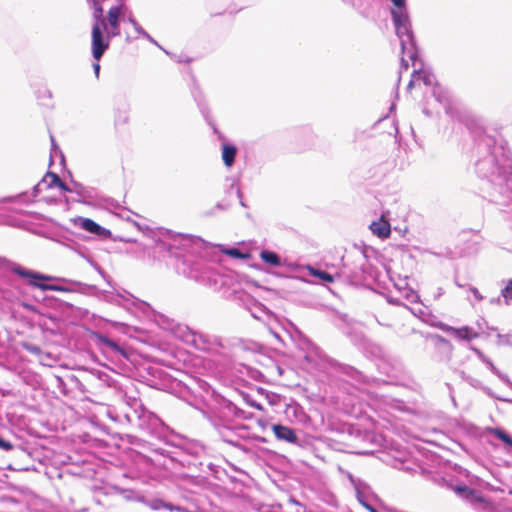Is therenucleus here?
<instances>
[{
  "label": "nucleus",
  "instance_id": "nucleus-1",
  "mask_svg": "<svg viewBox=\"0 0 512 512\" xmlns=\"http://www.w3.org/2000/svg\"><path fill=\"white\" fill-rule=\"evenodd\" d=\"M395 29V34L400 40L401 54L400 64H409L406 57L411 60V64H424L420 57V48L418 47L415 34L412 29V22L409 11H395L390 14Z\"/></svg>",
  "mask_w": 512,
  "mask_h": 512
},
{
  "label": "nucleus",
  "instance_id": "nucleus-2",
  "mask_svg": "<svg viewBox=\"0 0 512 512\" xmlns=\"http://www.w3.org/2000/svg\"><path fill=\"white\" fill-rule=\"evenodd\" d=\"M90 7L93 9V25L91 32V50L92 56L95 61L99 62L103 54L107 50L106 40L102 36L101 30H103L105 24V16L103 9V2L106 0H87Z\"/></svg>",
  "mask_w": 512,
  "mask_h": 512
},
{
  "label": "nucleus",
  "instance_id": "nucleus-3",
  "mask_svg": "<svg viewBox=\"0 0 512 512\" xmlns=\"http://www.w3.org/2000/svg\"><path fill=\"white\" fill-rule=\"evenodd\" d=\"M157 245L164 250H185L193 242V236L188 234L175 233L170 230H160L155 239Z\"/></svg>",
  "mask_w": 512,
  "mask_h": 512
},
{
  "label": "nucleus",
  "instance_id": "nucleus-4",
  "mask_svg": "<svg viewBox=\"0 0 512 512\" xmlns=\"http://www.w3.org/2000/svg\"><path fill=\"white\" fill-rule=\"evenodd\" d=\"M120 6H112L105 17V24L103 27L102 36L106 39L107 49L109 48L110 40L120 35L121 21H125V16L120 13Z\"/></svg>",
  "mask_w": 512,
  "mask_h": 512
},
{
  "label": "nucleus",
  "instance_id": "nucleus-5",
  "mask_svg": "<svg viewBox=\"0 0 512 512\" xmlns=\"http://www.w3.org/2000/svg\"><path fill=\"white\" fill-rule=\"evenodd\" d=\"M433 95L436 100L444 107L445 112L452 119H457L459 121L464 120L463 111L459 105V103L455 102L448 91L443 87L436 85L433 88Z\"/></svg>",
  "mask_w": 512,
  "mask_h": 512
},
{
  "label": "nucleus",
  "instance_id": "nucleus-6",
  "mask_svg": "<svg viewBox=\"0 0 512 512\" xmlns=\"http://www.w3.org/2000/svg\"><path fill=\"white\" fill-rule=\"evenodd\" d=\"M421 82L425 85H433L435 83V76L426 66H421L420 69L413 71L408 87L419 85Z\"/></svg>",
  "mask_w": 512,
  "mask_h": 512
},
{
  "label": "nucleus",
  "instance_id": "nucleus-7",
  "mask_svg": "<svg viewBox=\"0 0 512 512\" xmlns=\"http://www.w3.org/2000/svg\"><path fill=\"white\" fill-rule=\"evenodd\" d=\"M272 430L274 432L275 437L280 440L284 441L290 444H297L298 443V436L295 433L293 429L290 427L281 425V424H274L272 426Z\"/></svg>",
  "mask_w": 512,
  "mask_h": 512
},
{
  "label": "nucleus",
  "instance_id": "nucleus-8",
  "mask_svg": "<svg viewBox=\"0 0 512 512\" xmlns=\"http://www.w3.org/2000/svg\"><path fill=\"white\" fill-rule=\"evenodd\" d=\"M145 39H147L149 42L157 45L160 49H162L167 55L170 56V59L177 63V64H191L192 62L194 61H197L198 59L197 58H194V57H190L188 56L187 54L181 52L180 54H176V53H170L168 52L167 50L163 49L158 43L157 41L148 33V37H144Z\"/></svg>",
  "mask_w": 512,
  "mask_h": 512
},
{
  "label": "nucleus",
  "instance_id": "nucleus-9",
  "mask_svg": "<svg viewBox=\"0 0 512 512\" xmlns=\"http://www.w3.org/2000/svg\"><path fill=\"white\" fill-rule=\"evenodd\" d=\"M96 339H97V343L103 347V348H106L116 354H120V355H123V356H126L125 354V351L123 348H121L115 341H113L112 339L108 338L107 336L105 335H102V334H96L95 335Z\"/></svg>",
  "mask_w": 512,
  "mask_h": 512
},
{
  "label": "nucleus",
  "instance_id": "nucleus-10",
  "mask_svg": "<svg viewBox=\"0 0 512 512\" xmlns=\"http://www.w3.org/2000/svg\"><path fill=\"white\" fill-rule=\"evenodd\" d=\"M454 491L463 497L464 499H467L468 501L472 503L476 502H482L483 497L481 494L475 490L469 489L467 486H456L454 488Z\"/></svg>",
  "mask_w": 512,
  "mask_h": 512
},
{
  "label": "nucleus",
  "instance_id": "nucleus-11",
  "mask_svg": "<svg viewBox=\"0 0 512 512\" xmlns=\"http://www.w3.org/2000/svg\"><path fill=\"white\" fill-rule=\"evenodd\" d=\"M370 229L374 235H377L380 238L389 237L391 232L390 224L383 219L372 222Z\"/></svg>",
  "mask_w": 512,
  "mask_h": 512
},
{
  "label": "nucleus",
  "instance_id": "nucleus-12",
  "mask_svg": "<svg viewBox=\"0 0 512 512\" xmlns=\"http://www.w3.org/2000/svg\"><path fill=\"white\" fill-rule=\"evenodd\" d=\"M449 331L461 340H471L478 336L476 332L473 331V329L469 327H462V328H450Z\"/></svg>",
  "mask_w": 512,
  "mask_h": 512
},
{
  "label": "nucleus",
  "instance_id": "nucleus-13",
  "mask_svg": "<svg viewBox=\"0 0 512 512\" xmlns=\"http://www.w3.org/2000/svg\"><path fill=\"white\" fill-rule=\"evenodd\" d=\"M236 148L232 145H224L222 149V159L227 167H231L234 163Z\"/></svg>",
  "mask_w": 512,
  "mask_h": 512
},
{
  "label": "nucleus",
  "instance_id": "nucleus-14",
  "mask_svg": "<svg viewBox=\"0 0 512 512\" xmlns=\"http://www.w3.org/2000/svg\"><path fill=\"white\" fill-rule=\"evenodd\" d=\"M260 258L267 264L273 267H279L281 266V259L280 257L272 251L263 250L260 253Z\"/></svg>",
  "mask_w": 512,
  "mask_h": 512
},
{
  "label": "nucleus",
  "instance_id": "nucleus-15",
  "mask_svg": "<svg viewBox=\"0 0 512 512\" xmlns=\"http://www.w3.org/2000/svg\"><path fill=\"white\" fill-rule=\"evenodd\" d=\"M488 433L495 436L497 439L505 443L509 448H512V437L508 435L504 430L499 428H489Z\"/></svg>",
  "mask_w": 512,
  "mask_h": 512
},
{
  "label": "nucleus",
  "instance_id": "nucleus-16",
  "mask_svg": "<svg viewBox=\"0 0 512 512\" xmlns=\"http://www.w3.org/2000/svg\"><path fill=\"white\" fill-rule=\"evenodd\" d=\"M80 226L84 230L93 233V234H100L102 227L99 226L96 222H94L91 219L88 218H80Z\"/></svg>",
  "mask_w": 512,
  "mask_h": 512
},
{
  "label": "nucleus",
  "instance_id": "nucleus-17",
  "mask_svg": "<svg viewBox=\"0 0 512 512\" xmlns=\"http://www.w3.org/2000/svg\"><path fill=\"white\" fill-rule=\"evenodd\" d=\"M475 352L477 353L478 357H479V358H480V359H481V360H482V361L487 365V367L491 370V372H492V373H494L495 375H497V376H498L499 378H501L502 380H504V381H508L507 376L502 375V374L500 373V371H499V370L494 366V364L491 362V360H489L487 357H485V355H484L481 351H479V350L475 349Z\"/></svg>",
  "mask_w": 512,
  "mask_h": 512
},
{
  "label": "nucleus",
  "instance_id": "nucleus-18",
  "mask_svg": "<svg viewBox=\"0 0 512 512\" xmlns=\"http://www.w3.org/2000/svg\"><path fill=\"white\" fill-rule=\"evenodd\" d=\"M15 272L22 277H28V278H32L34 280H49V279H51L49 276H45V275L38 274V273H35L32 271H28V270H25L20 267L15 269Z\"/></svg>",
  "mask_w": 512,
  "mask_h": 512
},
{
  "label": "nucleus",
  "instance_id": "nucleus-19",
  "mask_svg": "<svg viewBox=\"0 0 512 512\" xmlns=\"http://www.w3.org/2000/svg\"><path fill=\"white\" fill-rule=\"evenodd\" d=\"M309 270H310L311 275L319 278L320 280L327 282V283L333 282V276L330 275L329 273H327L325 271L317 270L314 268H310Z\"/></svg>",
  "mask_w": 512,
  "mask_h": 512
},
{
  "label": "nucleus",
  "instance_id": "nucleus-20",
  "mask_svg": "<svg viewBox=\"0 0 512 512\" xmlns=\"http://www.w3.org/2000/svg\"><path fill=\"white\" fill-rule=\"evenodd\" d=\"M501 296L507 305H512V279L508 281L507 285L502 289Z\"/></svg>",
  "mask_w": 512,
  "mask_h": 512
},
{
  "label": "nucleus",
  "instance_id": "nucleus-21",
  "mask_svg": "<svg viewBox=\"0 0 512 512\" xmlns=\"http://www.w3.org/2000/svg\"><path fill=\"white\" fill-rule=\"evenodd\" d=\"M392 3V7L390 8V14L397 11H406L408 10L407 0H390Z\"/></svg>",
  "mask_w": 512,
  "mask_h": 512
},
{
  "label": "nucleus",
  "instance_id": "nucleus-22",
  "mask_svg": "<svg viewBox=\"0 0 512 512\" xmlns=\"http://www.w3.org/2000/svg\"><path fill=\"white\" fill-rule=\"evenodd\" d=\"M222 252L225 253L226 255H229L231 257L238 258V259H244V258L248 257V255L242 253L239 249H236V248L225 249V250H222Z\"/></svg>",
  "mask_w": 512,
  "mask_h": 512
},
{
  "label": "nucleus",
  "instance_id": "nucleus-23",
  "mask_svg": "<svg viewBox=\"0 0 512 512\" xmlns=\"http://www.w3.org/2000/svg\"><path fill=\"white\" fill-rule=\"evenodd\" d=\"M34 286L42 289V290H51V291H65V289L61 286L56 285H48L42 283L31 282Z\"/></svg>",
  "mask_w": 512,
  "mask_h": 512
},
{
  "label": "nucleus",
  "instance_id": "nucleus-24",
  "mask_svg": "<svg viewBox=\"0 0 512 512\" xmlns=\"http://www.w3.org/2000/svg\"><path fill=\"white\" fill-rule=\"evenodd\" d=\"M165 506V502L160 500V499H156V500H153L151 503H150V507L153 509V510H159L161 508H164Z\"/></svg>",
  "mask_w": 512,
  "mask_h": 512
},
{
  "label": "nucleus",
  "instance_id": "nucleus-25",
  "mask_svg": "<svg viewBox=\"0 0 512 512\" xmlns=\"http://www.w3.org/2000/svg\"><path fill=\"white\" fill-rule=\"evenodd\" d=\"M0 448L4 451H10L13 449V445L0 437Z\"/></svg>",
  "mask_w": 512,
  "mask_h": 512
},
{
  "label": "nucleus",
  "instance_id": "nucleus-26",
  "mask_svg": "<svg viewBox=\"0 0 512 512\" xmlns=\"http://www.w3.org/2000/svg\"><path fill=\"white\" fill-rule=\"evenodd\" d=\"M118 4L116 6H120V13L122 16H125L127 12H129V8L127 7L125 0H117Z\"/></svg>",
  "mask_w": 512,
  "mask_h": 512
},
{
  "label": "nucleus",
  "instance_id": "nucleus-27",
  "mask_svg": "<svg viewBox=\"0 0 512 512\" xmlns=\"http://www.w3.org/2000/svg\"><path fill=\"white\" fill-rule=\"evenodd\" d=\"M134 30L139 36L148 37V32L140 24Z\"/></svg>",
  "mask_w": 512,
  "mask_h": 512
},
{
  "label": "nucleus",
  "instance_id": "nucleus-28",
  "mask_svg": "<svg viewBox=\"0 0 512 512\" xmlns=\"http://www.w3.org/2000/svg\"><path fill=\"white\" fill-rule=\"evenodd\" d=\"M47 177H50L52 182H51V185H56L59 181H61V179L59 178V176L55 173H52V172H48L47 173Z\"/></svg>",
  "mask_w": 512,
  "mask_h": 512
},
{
  "label": "nucleus",
  "instance_id": "nucleus-29",
  "mask_svg": "<svg viewBox=\"0 0 512 512\" xmlns=\"http://www.w3.org/2000/svg\"><path fill=\"white\" fill-rule=\"evenodd\" d=\"M60 189L64 190V191H67V192H72L73 190L71 188H69L65 183H63L62 181H59L57 184H56Z\"/></svg>",
  "mask_w": 512,
  "mask_h": 512
},
{
  "label": "nucleus",
  "instance_id": "nucleus-30",
  "mask_svg": "<svg viewBox=\"0 0 512 512\" xmlns=\"http://www.w3.org/2000/svg\"><path fill=\"white\" fill-rule=\"evenodd\" d=\"M125 20L127 22H129L130 24H132L133 22L136 21L135 17L133 16V14L130 11L126 13Z\"/></svg>",
  "mask_w": 512,
  "mask_h": 512
},
{
  "label": "nucleus",
  "instance_id": "nucleus-31",
  "mask_svg": "<svg viewBox=\"0 0 512 512\" xmlns=\"http://www.w3.org/2000/svg\"><path fill=\"white\" fill-rule=\"evenodd\" d=\"M471 292L473 293V295L478 299V300H482L483 297L482 295L480 294V292L478 291V289L476 288H471Z\"/></svg>",
  "mask_w": 512,
  "mask_h": 512
},
{
  "label": "nucleus",
  "instance_id": "nucleus-32",
  "mask_svg": "<svg viewBox=\"0 0 512 512\" xmlns=\"http://www.w3.org/2000/svg\"><path fill=\"white\" fill-rule=\"evenodd\" d=\"M164 508L168 509L170 511L179 510V507H176V506L172 505L171 503H166V502H165Z\"/></svg>",
  "mask_w": 512,
  "mask_h": 512
},
{
  "label": "nucleus",
  "instance_id": "nucleus-33",
  "mask_svg": "<svg viewBox=\"0 0 512 512\" xmlns=\"http://www.w3.org/2000/svg\"><path fill=\"white\" fill-rule=\"evenodd\" d=\"M26 348L27 350L33 352V353H37L39 352V348L37 346H34V345H26Z\"/></svg>",
  "mask_w": 512,
  "mask_h": 512
},
{
  "label": "nucleus",
  "instance_id": "nucleus-34",
  "mask_svg": "<svg viewBox=\"0 0 512 512\" xmlns=\"http://www.w3.org/2000/svg\"><path fill=\"white\" fill-rule=\"evenodd\" d=\"M361 503L370 511V512H378L376 509H374L372 506L368 505L367 503L365 502H362Z\"/></svg>",
  "mask_w": 512,
  "mask_h": 512
},
{
  "label": "nucleus",
  "instance_id": "nucleus-35",
  "mask_svg": "<svg viewBox=\"0 0 512 512\" xmlns=\"http://www.w3.org/2000/svg\"><path fill=\"white\" fill-rule=\"evenodd\" d=\"M99 70H100V66H94V72H95L96 77L99 76Z\"/></svg>",
  "mask_w": 512,
  "mask_h": 512
},
{
  "label": "nucleus",
  "instance_id": "nucleus-36",
  "mask_svg": "<svg viewBox=\"0 0 512 512\" xmlns=\"http://www.w3.org/2000/svg\"><path fill=\"white\" fill-rule=\"evenodd\" d=\"M344 3L354 5V0H342Z\"/></svg>",
  "mask_w": 512,
  "mask_h": 512
},
{
  "label": "nucleus",
  "instance_id": "nucleus-37",
  "mask_svg": "<svg viewBox=\"0 0 512 512\" xmlns=\"http://www.w3.org/2000/svg\"><path fill=\"white\" fill-rule=\"evenodd\" d=\"M131 25L133 26V28H135L136 26H138V25H139V23H138V22H137V20H136V21H135V22H133Z\"/></svg>",
  "mask_w": 512,
  "mask_h": 512
},
{
  "label": "nucleus",
  "instance_id": "nucleus-38",
  "mask_svg": "<svg viewBox=\"0 0 512 512\" xmlns=\"http://www.w3.org/2000/svg\"><path fill=\"white\" fill-rule=\"evenodd\" d=\"M51 142H52V147L54 148V147H55V143H54V138H53V136H51Z\"/></svg>",
  "mask_w": 512,
  "mask_h": 512
}]
</instances>
